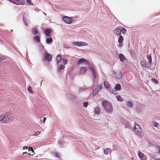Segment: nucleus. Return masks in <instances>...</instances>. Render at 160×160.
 <instances>
[{"label":"nucleus","mask_w":160,"mask_h":160,"mask_svg":"<svg viewBox=\"0 0 160 160\" xmlns=\"http://www.w3.org/2000/svg\"><path fill=\"white\" fill-rule=\"evenodd\" d=\"M63 18L64 21L67 23L70 24L72 22V18L69 17L65 16Z\"/></svg>","instance_id":"obj_6"},{"label":"nucleus","mask_w":160,"mask_h":160,"mask_svg":"<svg viewBox=\"0 0 160 160\" xmlns=\"http://www.w3.org/2000/svg\"><path fill=\"white\" fill-rule=\"evenodd\" d=\"M34 39L35 41L39 42H40V39L39 37L37 36H36L34 38Z\"/></svg>","instance_id":"obj_19"},{"label":"nucleus","mask_w":160,"mask_h":160,"mask_svg":"<svg viewBox=\"0 0 160 160\" xmlns=\"http://www.w3.org/2000/svg\"><path fill=\"white\" fill-rule=\"evenodd\" d=\"M114 32L116 35L118 36L121 33V29L119 28H116L114 30Z\"/></svg>","instance_id":"obj_15"},{"label":"nucleus","mask_w":160,"mask_h":160,"mask_svg":"<svg viewBox=\"0 0 160 160\" xmlns=\"http://www.w3.org/2000/svg\"><path fill=\"white\" fill-rule=\"evenodd\" d=\"M141 65L142 67H143L145 68H148L150 67V64H149V65L147 64L144 61L141 62Z\"/></svg>","instance_id":"obj_13"},{"label":"nucleus","mask_w":160,"mask_h":160,"mask_svg":"<svg viewBox=\"0 0 160 160\" xmlns=\"http://www.w3.org/2000/svg\"><path fill=\"white\" fill-rule=\"evenodd\" d=\"M98 88V90H101L102 88V87L101 86L99 85L98 86V88Z\"/></svg>","instance_id":"obj_40"},{"label":"nucleus","mask_w":160,"mask_h":160,"mask_svg":"<svg viewBox=\"0 0 160 160\" xmlns=\"http://www.w3.org/2000/svg\"><path fill=\"white\" fill-rule=\"evenodd\" d=\"M63 63L64 64H66L68 63V61H67V59H65L64 60H63Z\"/></svg>","instance_id":"obj_36"},{"label":"nucleus","mask_w":160,"mask_h":160,"mask_svg":"<svg viewBox=\"0 0 160 160\" xmlns=\"http://www.w3.org/2000/svg\"><path fill=\"white\" fill-rule=\"evenodd\" d=\"M98 90L97 88H96L93 91L92 94L93 95H95L97 93Z\"/></svg>","instance_id":"obj_30"},{"label":"nucleus","mask_w":160,"mask_h":160,"mask_svg":"<svg viewBox=\"0 0 160 160\" xmlns=\"http://www.w3.org/2000/svg\"><path fill=\"white\" fill-rule=\"evenodd\" d=\"M147 57L148 59V62L149 63V64L150 65L152 61L151 56L149 55H148L147 56Z\"/></svg>","instance_id":"obj_22"},{"label":"nucleus","mask_w":160,"mask_h":160,"mask_svg":"<svg viewBox=\"0 0 160 160\" xmlns=\"http://www.w3.org/2000/svg\"><path fill=\"white\" fill-rule=\"evenodd\" d=\"M26 153H27V154H28V153H27V152H23V155L24 154H26Z\"/></svg>","instance_id":"obj_45"},{"label":"nucleus","mask_w":160,"mask_h":160,"mask_svg":"<svg viewBox=\"0 0 160 160\" xmlns=\"http://www.w3.org/2000/svg\"><path fill=\"white\" fill-rule=\"evenodd\" d=\"M32 32L34 35H36L38 33V31L36 28H33L32 29Z\"/></svg>","instance_id":"obj_20"},{"label":"nucleus","mask_w":160,"mask_h":160,"mask_svg":"<svg viewBox=\"0 0 160 160\" xmlns=\"http://www.w3.org/2000/svg\"><path fill=\"white\" fill-rule=\"evenodd\" d=\"M27 2H28L29 4L32 5V3L31 2V0H27Z\"/></svg>","instance_id":"obj_39"},{"label":"nucleus","mask_w":160,"mask_h":160,"mask_svg":"<svg viewBox=\"0 0 160 160\" xmlns=\"http://www.w3.org/2000/svg\"><path fill=\"white\" fill-rule=\"evenodd\" d=\"M121 30V32H122L123 34H125L126 32V30L125 28H122Z\"/></svg>","instance_id":"obj_32"},{"label":"nucleus","mask_w":160,"mask_h":160,"mask_svg":"<svg viewBox=\"0 0 160 160\" xmlns=\"http://www.w3.org/2000/svg\"><path fill=\"white\" fill-rule=\"evenodd\" d=\"M46 120V117H44L43 118V123H44Z\"/></svg>","instance_id":"obj_42"},{"label":"nucleus","mask_w":160,"mask_h":160,"mask_svg":"<svg viewBox=\"0 0 160 160\" xmlns=\"http://www.w3.org/2000/svg\"><path fill=\"white\" fill-rule=\"evenodd\" d=\"M127 106L128 107L132 108V104L130 102L128 101L127 102Z\"/></svg>","instance_id":"obj_28"},{"label":"nucleus","mask_w":160,"mask_h":160,"mask_svg":"<svg viewBox=\"0 0 160 160\" xmlns=\"http://www.w3.org/2000/svg\"><path fill=\"white\" fill-rule=\"evenodd\" d=\"M52 32V29H47L45 30L44 31V33L46 36L48 37H50L51 36L50 33Z\"/></svg>","instance_id":"obj_8"},{"label":"nucleus","mask_w":160,"mask_h":160,"mask_svg":"<svg viewBox=\"0 0 160 160\" xmlns=\"http://www.w3.org/2000/svg\"><path fill=\"white\" fill-rule=\"evenodd\" d=\"M73 44L78 46H86L88 45L87 43L82 42H75L73 43Z\"/></svg>","instance_id":"obj_5"},{"label":"nucleus","mask_w":160,"mask_h":160,"mask_svg":"<svg viewBox=\"0 0 160 160\" xmlns=\"http://www.w3.org/2000/svg\"><path fill=\"white\" fill-rule=\"evenodd\" d=\"M88 68L86 67H82L81 68L80 72L82 74H84L85 73V72L87 70Z\"/></svg>","instance_id":"obj_12"},{"label":"nucleus","mask_w":160,"mask_h":160,"mask_svg":"<svg viewBox=\"0 0 160 160\" xmlns=\"http://www.w3.org/2000/svg\"><path fill=\"white\" fill-rule=\"evenodd\" d=\"M28 147H26L25 146H23V148H22L23 149H24H24H25V148H26V149H28Z\"/></svg>","instance_id":"obj_43"},{"label":"nucleus","mask_w":160,"mask_h":160,"mask_svg":"<svg viewBox=\"0 0 160 160\" xmlns=\"http://www.w3.org/2000/svg\"><path fill=\"white\" fill-rule=\"evenodd\" d=\"M62 56L61 55H58L57 56V64L59 63L62 60Z\"/></svg>","instance_id":"obj_16"},{"label":"nucleus","mask_w":160,"mask_h":160,"mask_svg":"<svg viewBox=\"0 0 160 160\" xmlns=\"http://www.w3.org/2000/svg\"><path fill=\"white\" fill-rule=\"evenodd\" d=\"M156 160H160V159H156Z\"/></svg>","instance_id":"obj_46"},{"label":"nucleus","mask_w":160,"mask_h":160,"mask_svg":"<svg viewBox=\"0 0 160 160\" xmlns=\"http://www.w3.org/2000/svg\"><path fill=\"white\" fill-rule=\"evenodd\" d=\"M102 105L105 109L107 112H110L112 111V107L111 104L108 101L104 100L102 102Z\"/></svg>","instance_id":"obj_2"},{"label":"nucleus","mask_w":160,"mask_h":160,"mask_svg":"<svg viewBox=\"0 0 160 160\" xmlns=\"http://www.w3.org/2000/svg\"><path fill=\"white\" fill-rule=\"evenodd\" d=\"M140 126L139 125L135 124V127H134V130H136L137 129L138 130L139 129H140Z\"/></svg>","instance_id":"obj_25"},{"label":"nucleus","mask_w":160,"mask_h":160,"mask_svg":"<svg viewBox=\"0 0 160 160\" xmlns=\"http://www.w3.org/2000/svg\"><path fill=\"white\" fill-rule=\"evenodd\" d=\"M111 150L109 148L105 149L104 151V152L105 154H108L111 153Z\"/></svg>","instance_id":"obj_14"},{"label":"nucleus","mask_w":160,"mask_h":160,"mask_svg":"<svg viewBox=\"0 0 160 160\" xmlns=\"http://www.w3.org/2000/svg\"><path fill=\"white\" fill-rule=\"evenodd\" d=\"M28 90L31 93H33L34 92L33 91H32V88L31 86H29L28 88Z\"/></svg>","instance_id":"obj_31"},{"label":"nucleus","mask_w":160,"mask_h":160,"mask_svg":"<svg viewBox=\"0 0 160 160\" xmlns=\"http://www.w3.org/2000/svg\"><path fill=\"white\" fill-rule=\"evenodd\" d=\"M89 69L91 71L93 78L94 79H95L97 77V73L95 70L94 69V68L92 66H91L89 68Z\"/></svg>","instance_id":"obj_7"},{"label":"nucleus","mask_w":160,"mask_h":160,"mask_svg":"<svg viewBox=\"0 0 160 160\" xmlns=\"http://www.w3.org/2000/svg\"><path fill=\"white\" fill-rule=\"evenodd\" d=\"M44 59L46 61H50L52 59V56L51 55L49 54L48 53L46 52L44 54Z\"/></svg>","instance_id":"obj_4"},{"label":"nucleus","mask_w":160,"mask_h":160,"mask_svg":"<svg viewBox=\"0 0 160 160\" xmlns=\"http://www.w3.org/2000/svg\"><path fill=\"white\" fill-rule=\"evenodd\" d=\"M117 98L118 101L120 102H122L123 99L119 95H118L117 96Z\"/></svg>","instance_id":"obj_29"},{"label":"nucleus","mask_w":160,"mask_h":160,"mask_svg":"<svg viewBox=\"0 0 160 160\" xmlns=\"http://www.w3.org/2000/svg\"><path fill=\"white\" fill-rule=\"evenodd\" d=\"M152 81L153 82H154V83L156 84H157L158 82V81L157 80L155 79H154L153 78H152Z\"/></svg>","instance_id":"obj_33"},{"label":"nucleus","mask_w":160,"mask_h":160,"mask_svg":"<svg viewBox=\"0 0 160 160\" xmlns=\"http://www.w3.org/2000/svg\"><path fill=\"white\" fill-rule=\"evenodd\" d=\"M83 63H85L87 64H89V62L88 61L83 58L79 59L77 62V64L79 65Z\"/></svg>","instance_id":"obj_9"},{"label":"nucleus","mask_w":160,"mask_h":160,"mask_svg":"<svg viewBox=\"0 0 160 160\" xmlns=\"http://www.w3.org/2000/svg\"><path fill=\"white\" fill-rule=\"evenodd\" d=\"M104 86L107 88L109 87V85L107 81H104Z\"/></svg>","instance_id":"obj_26"},{"label":"nucleus","mask_w":160,"mask_h":160,"mask_svg":"<svg viewBox=\"0 0 160 160\" xmlns=\"http://www.w3.org/2000/svg\"><path fill=\"white\" fill-rule=\"evenodd\" d=\"M153 125L155 127H157L158 125V123L157 122H153Z\"/></svg>","instance_id":"obj_37"},{"label":"nucleus","mask_w":160,"mask_h":160,"mask_svg":"<svg viewBox=\"0 0 160 160\" xmlns=\"http://www.w3.org/2000/svg\"><path fill=\"white\" fill-rule=\"evenodd\" d=\"M159 149H158V152L160 153V147H158Z\"/></svg>","instance_id":"obj_44"},{"label":"nucleus","mask_w":160,"mask_h":160,"mask_svg":"<svg viewBox=\"0 0 160 160\" xmlns=\"http://www.w3.org/2000/svg\"><path fill=\"white\" fill-rule=\"evenodd\" d=\"M119 57L120 61L122 62L125 59L124 56L122 54H120L119 55Z\"/></svg>","instance_id":"obj_18"},{"label":"nucleus","mask_w":160,"mask_h":160,"mask_svg":"<svg viewBox=\"0 0 160 160\" xmlns=\"http://www.w3.org/2000/svg\"><path fill=\"white\" fill-rule=\"evenodd\" d=\"M54 155V156L57 158H59V156L58 152H53Z\"/></svg>","instance_id":"obj_34"},{"label":"nucleus","mask_w":160,"mask_h":160,"mask_svg":"<svg viewBox=\"0 0 160 160\" xmlns=\"http://www.w3.org/2000/svg\"><path fill=\"white\" fill-rule=\"evenodd\" d=\"M88 104V102H85L83 103V106L85 107H87Z\"/></svg>","instance_id":"obj_35"},{"label":"nucleus","mask_w":160,"mask_h":160,"mask_svg":"<svg viewBox=\"0 0 160 160\" xmlns=\"http://www.w3.org/2000/svg\"><path fill=\"white\" fill-rule=\"evenodd\" d=\"M52 39L51 38H48L46 39V42L48 44H49L50 43L52 42Z\"/></svg>","instance_id":"obj_23"},{"label":"nucleus","mask_w":160,"mask_h":160,"mask_svg":"<svg viewBox=\"0 0 160 160\" xmlns=\"http://www.w3.org/2000/svg\"><path fill=\"white\" fill-rule=\"evenodd\" d=\"M14 119L13 116L9 113L3 114L0 115V122L2 123H7L11 122Z\"/></svg>","instance_id":"obj_1"},{"label":"nucleus","mask_w":160,"mask_h":160,"mask_svg":"<svg viewBox=\"0 0 160 160\" xmlns=\"http://www.w3.org/2000/svg\"><path fill=\"white\" fill-rule=\"evenodd\" d=\"M40 132L39 131L36 132H35V136H37L40 134Z\"/></svg>","instance_id":"obj_38"},{"label":"nucleus","mask_w":160,"mask_h":160,"mask_svg":"<svg viewBox=\"0 0 160 160\" xmlns=\"http://www.w3.org/2000/svg\"><path fill=\"white\" fill-rule=\"evenodd\" d=\"M121 88V86L119 84H117L116 85L115 89V90L119 91L120 90Z\"/></svg>","instance_id":"obj_21"},{"label":"nucleus","mask_w":160,"mask_h":160,"mask_svg":"<svg viewBox=\"0 0 160 160\" xmlns=\"http://www.w3.org/2000/svg\"><path fill=\"white\" fill-rule=\"evenodd\" d=\"M135 133L138 136L141 137L144 135L143 131H134Z\"/></svg>","instance_id":"obj_11"},{"label":"nucleus","mask_w":160,"mask_h":160,"mask_svg":"<svg viewBox=\"0 0 160 160\" xmlns=\"http://www.w3.org/2000/svg\"><path fill=\"white\" fill-rule=\"evenodd\" d=\"M95 113L96 114H98L100 112V110L99 108L97 107L95 108Z\"/></svg>","instance_id":"obj_27"},{"label":"nucleus","mask_w":160,"mask_h":160,"mask_svg":"<svg viewBox=\"0 0 160 160\" xmlns=\"http://www.w3.org/2000/svg\"><path fill=\"white\" fill-rule=\"evenodd\" d=\"M28 150H31V151H32V152H34V151H33V149L32 148V147H31V148L29 147V148Z\"/></svg>","instance_id":"obj_41"},{"label":"nucleus","mask_w":160,"mask_h":160,"mask_svg":"<svg viewBox=\"0 0 160 160\" xmlns=\"http://www.w3.org/2000/svg\"><path fill=\"white\" fill-rule=\"evenodd\" d=\"M123 40L124 39L123 37L122 36H120L119 38L118 39V42L119 43V44L122 43L123 42Z\"/></svg>","instance_id":"obj_17"},{"label":"nucleus","mask_w":160,"mask_h":160,"mask_svg":"<svg viewBox=\"0 0 160 160\" xmlns=\"http://www.w3.org/2000/svg\"><path fill=\"white\" fill-rule=\"evenodd\" d=\"M138 156L142 160H147V157L142 153L140 152L138 153Z\"/></svg>","instance_id":"obj_10"},{"label":"nucleus","mask_w":160,"mask_h":160,"mask_svg":"<svg viewBox=\"0 0 160 160\" xmlns=\"http://www.w3.org/2000/svg\"><path fill=\"white\" fill-rule=\"evenodd\" d=\"M65 66L63 64L60 65L58 67V68L59 70L60 71L62 69H63L65 68Z\"/></svg>","instance_id":"obj_24"},{"label":"nucleus","mask_w":160,"mask_h":160,"mask_svg":"<svg viewBox=\"0 0 160 160\" xmlns=\"http://www.w3.org/2000/svg\"><path fill=\"white\" fill-rule=\"evenodd\" d=\"M12 3L18 5H24V0H8Z\"/></svg>","instance_id":"obj_3"}]
</instances>
